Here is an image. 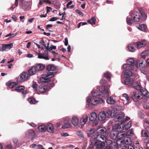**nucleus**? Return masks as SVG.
Listing matches in <instances>:
<instances>
[{"mask_svg":"<svg viewBox=\"0 0 149 149\" xmlns=\"http://www.w3.org/2000/svg\"><path fill=\"white\" fill-rule=\"evenodd\" d=\"M126 22L127 24L129 25H131L134 22L133 17H132L131 16L130 17H127Z\"/></svg>","mask_w":149,"mask_h":149,"instance_id":"34","label":"nucleus"},{"mask_svg":"<svg viewBox=\"0 0 149 149\" xmlns=\"http://www.w3.org/2000/svg\"><path fill=\"white\" fill-rule=\"evenodd\" d=\"M38 129L40 132H44L46 130V126L44 125H42L38 127Z\"/></svg>","mask_w":149,"mask_h":149,"instance_id":"35","label":"nucleus"},{"mask_svg":"<svg viewBox=\"0 0 149 149\" xmlns=\"http://www.w3.org/2000/svg\"><path fill=\"white\" fill-rule=\"evenodd\" d=\"M96 21V19L95 17H93L90 19L88 20L87 21V22L88 23L91 24H95Z\"/></svg>","mask_w":149,"mask_h":149,"instance_id":"37","label":"nucleus"},{"mask_svg":"<svg viewBox=\"0 0 149 149\" xmlns=\"http://www.w3.org/2000/svg\"><path fill=\"white\" fill-rule=\"evenodd\" d=\"M100 83L102 86L101 87H99V91L100 93H104L106 97H108L110 93L109 90L110 86L108 85L107 81L103 79L100 80Z\"/></svg>","mask_w":149,"mask_h":149,"instance_id":"4","label":"nucleus"},{"mask_svg":"<svg viewBox=\"0 0 149 149\" xmlns=\"http://www.w3.org/2000/svg\"><path fill=\"white\" fill-rule=\"evenodd\" d=\"M47 69L48 72L47 74L42 75V78L45 80H49V79L54 77V75L56 72L55 71V67L52 65H49L47 67Z\"/></svg>","mask_w":149,"mask_h":149,"instance_id":"2","label":"nucleus"},{"mask_svg":"<svg viewBox=\"0 0 149 149\" xmlns=\"http://www.w3.org/2000/svg\"><path fill=\"white\" fill-rule=\"evenodd\" d=\"M37 71L41 70L45 68V65L42 64H38L35 67Z\"/></svg>","mask_w":149,"mask_h":149,"instance_id":"27","label":"nucleus"},{"mask_svg":"<svg viewBox=\"0 0 149 149\" xmlns=\"http://www.w3.org/2000/svg\"><path fill=\"white\" fill-rule=\"evenodd\" d=\"M46 127V130H47L49 132H53L54 131V128L53 126L51 123H47Z\"/></svg>","mask_w":149,"mask_h":149,"instance_id":"23","label":"nucleus"},{"mask_svg":"<svg viewBox=\"0 0 149 149\" xmlns=\"http://www.w3.org/2000/svg\"><path fill=\"white\" fill-rule=\"evenodd\" d=\"M104 101L101 98L99 97H95L92 99L91 103L94 105H97V104L104 103Z\"/></svg>","mask_w":149,"mask_h":149,"instance_id":"12","label":"nucleus"},{"mask_svg":"<svg viewBox=\"0 0 149 149\" xmlns=\"http://www.w3.org/2000/svg\"><path fill=\"white\" fill-rule=\"evenodd\" d=\"M38 55V58L40 59H43L45 60H48L49 58L48 57V53L40 54L38 53H36Z\"/></svg>","mask_w":149,"mask_h":149,"instance_id":"19","label":"nucleus"},{"mask_svg":"<svg viewBox=\"0 0 149 149\" xmlns=\"http://www.w3.org/2000/svg\"><path fill=\"white\" fill-rule=\"evenodd\" d=\"M38 85L35 82H33V84L32 87L35 91L36 90L37 88Z\"/></svg>","mask_w":149,"mask_h":149,"instance_id":"50","label":"nucleus"},{"mask_svg":"<svg viewBox=\"0 0 149 149\" xmlns=\"http://www.w3.org/2000/svg\"><path fill=\"white\" fill-rule=\"evenodd\" d=\"M127 64L123 65V73L125 75L131 76L132 74V71L137 68L138 63L131 58L127 60Z\"/></svg>","mask_w":149,"mask_h":149,"instance_id":"1","label":"nucleus"},{"mask_svg":"<svg viewBox=\"0 0 149 149\" xmlns=\"http://www.w3.org/2000/svg\"><path fill=\"white\" fill-rule=\"evenodd\" d=\"M7 85H8L10 88H12L15 86L17 85V83L15 82H11L8 85V84H6Z\"/></svg>","mask_w":149,"mask_h":149,"instance_id":"44","label":"nucleus"},{"mask_svg":"<svg viewBox=\"0 0 149 149\" xmlns=\"http://www.w3.org/2000/svg\"><path fill=\"white\" fill-rule=\"evenodd\" d=\"M30 77L29 73L23 72L20 74V79L24 81L28 79Z\"/></svg>","mask_w":149,"mask_h":149,"instance_id":"17","label":"nucleus"},{"mask_svg":"<svg viewBox=\"0 0 149 149\" xmlns=\"http://www.w3.org/2000/svg\"><path fill=\"white\" fill-rule=\"evenodd\" d=\"M121 81L123 84L127 85L132 84L133 83V80L130 77H127L122 80Z\"/></svg>","mask_w":149,"mask_h":149,"instance_id":"18","label":"nucleus"},{"mask_svg":"<svg viewBox=\"0 0 149 149\" xmlns=\"http://www.w3.org/2000/svg\"><path fill=\"white\" fill-rule=\"evenodd\" d=\"M141 136L143 137H147L148 135L146 131L144 130H142L141 132Z\"/></svg>","mask_w":149,"mask_h":149,"instance_id":"47","label":"nucleus"},{"mask_svg":"<svg viewBox=\"0 0 149 149\" xmlns=\"http://www.w3.org/2000/svg\"><path fill=\"white\" fill-rule=\"evenodd\" d=\"M40 43L44 47H46V45L45 44V42H44L43 38H41V40H40Z\"/></svg>","mask_w":149,"mask_h":149,"instance_id":"54","label":"nucleus"},{"mask_svg":"<svg viewBox=\"0 0 149 149\" xmlns=\"http://www.w3.org/2000/svg\"><path fill=\"white\" fill-rule=\"evenodd\" d=\"M91 96H88L86 98V102L88 104H89L91 103Z\"/></svg>","mask_w":149,"mask_h":149,"instance_id":"55","label":"nucleus"},{"mask_svg":"<svg viewBox=\"0 0 149 149\" xmlns=\"http://www.w3.org/2000/svg\"><path fill=\"white\" fill-rule=\"evenodd\" d=\"M149 55V50L146 51L141 54V56L143 59H145L146 57Z\"/></svg>","mask_w":149,"mask_h":149,"instance_id":"40","label":"nucleus"},{"mask_svg":"<svg viewBox=\"0 0 149 149\" xmlns=\"http://www.w3.org/2000/svg\"><path fill=\"white\" fill-rule=\"evenodd\" d=\"M61 135L63 136L66 137L68 136H69V134L65 132L61 133Z\"/></svg>","mask_w":149,"mask_h":149,"instance_id":"62","label":"nucleus"},{"mask_svg":"<svg viewBox=\"0 0 149 149\" xmlns=\"http://www.w3.org/2000/svg\"><path fill=\"white\" fill-rule=\"evenodd\" d=\"M106 142H103L102 141H98V142L97 141H95L93 143L92 142V143H93L95 145H96L97 147L99 148H101L103 147V146L105 145Z\"/></svg>","mask_w":149,"mask_h":149,"instance_id":"20","label":"nucleus"},{"mask_svg":"<svg viewBox=\"0 0 149 149\" xmlns=\"http://www.w3.org/2000/svg\"><path fill=\"white\" fill-rule=\"evenodd\" d=\"M133 134V131L132 129L130 130L127 132V135L128 136L132 135Z\"/></svg>","mask_w":149,"mask_h":149,"instance_id":"52","label":"nucleus"},{"mask_svg":"<svg viewBox=\"0 0 149 149\" xmlns=\"http://www.w3.org/2000/svg\"><path fill=\"white\" fill-rule=\"evenodd\" d=\"M76 134L78 136H82L83 135V132L80 131H77L76 132Z\"/></svg>","mask_w":149,"mask_h":149,"instance_id":"57","label":"nucleus"},{"mask_svg":"<svg viewBox=\"0 0 149 149\" xmlns=\"http://www.w3.org/2000/svg\"><path fill=\"white\" fill-rule=\"evenodd\" d=\"M136 85L135 86H132L134 87V88L135 89L139 90H141V87L138 84H136Z\"/></svg>","mask_w":149,"mask_h":149,"instance_id":"51","label":"nucleus"},{"mask_svg":"<svg viewBox=\"0 0 149 149\" xmlns=\"http://www.w3.org/2000/svg\"><path fill=\"white\" fill-rule=\"evenodd\" d=\"M97 118V114L95 112L91 113L89 117V119L90 120L94 121L93 124L94 126H96L98 123V121L97 120H96Z\"/></svg>","mask_w":149,"mask_h":149,"instance_id":"11","label":"nucleus"},{"mask_svg":"<svg viewBox=\"0 0 149 149\" xmlns=\"http://www.w3.org/2000/svg\"><path fill=\"white\" fill-rule=\"evenodd\" d=\"M88 119L87 116H85L83 117L80 120V122L81 125H85L87 122Z\"/></svg>","mask_w":149,"mask_h":149,"instance_id":"30","label":"nucleus"},{"mask_svg":"<svg viewBox=\"0 0 149 149\" xmlns=\"http://www.w3.org/2000/svg\"><path fill=\"white\" fill-rule=\"evenodd\" d=\"M111 74L108 72H106L104 74V76L107 79H110L112 77Z\"/></svg>","mask_w":149,"mask_h":149,"instance_id":"45","label":"nucleus"},{"mask_svg":"<svg viewBox=\"0 0 149 149\" xmlns=\"http://www.w3.org/2000/svg\"><path fill=\"white\" fill-rule=\"evenodd\" d=\"M125 133L123 132H118L117 135V138L120 139L121 140L123 139L124 138L125 136Z\"/></svg>","mask_w":149,"mask_h":149,"instance_id":"31","label":"nucleus"},{"mask_svg":"<svg viewBox=\"0 0 149 149\" xmlns=\"http://www.w3.org/2000/svg\"><path fill=\"white\" fill-rule=\"evenodd\" d=\"M113 111L114 109L111 108L107 110L106 112L104 111L100 112L98 115L99 120L104 121L106 118L113 116L115 114V113L113 112Z\"/></svg>","mask_w":149,"mask_h":149,"instance_id":"3","label":"nucleus"},{"mask_svg":"<svg viewBox=\"0 0 149 149\" xmlns=\"http://www.w3.org/2000/svg\"><path fill=\"white\" fill-rule=\"evenodd\" d=\"M141 15L143 18H146L147 17V15L146 14L143 12H140Z\"/></svg>","mask_w":149,"mask_h":149,"instance_id":"63","label":"nucleus"},{"mask_svg":"<svg viewBox=\"0 0 149 149\" xmlns=\"http://www.w3.org/2000/svg\"><path fill=\"white\" fill-rule=\"evenodd\" d=\"M58 19H59V18L53 17L50 19L49 21L52 22L54 21L57 20Z\"/></svg>","mask_w":149,"mask_h":149,"instance_id":"60","label":"nucleus"},{"mask_svg":"<svg viewBox=\"0 0 149 149\" xmlns=\"http://www.w3.org/2000/svg\"><path fill=\"white\" fill-rule=\"evenodd\" d=\"M38 90L39 92L41 93H44L47 90H49L47 86L42 85H40L39 86Z\"/></svg>","mask_w":149,"mask_h":149,"instance_id":"24","label":"nucleus"},{"mask_svg":"<svg viewBox=\"0 0 149 149\" xmlns=\"http://www.w3.org/2000/svg\"><path fill=\"white\" fill-rule=\"evenodd\" d=\"M13 44L10 43L8 44H2V46L0 47V51H5L7 49H10L12 47Z\"/></svg>","mask_w":149,"mask_h":149,"instance_id":"16","label":"nucleus"},{"mask_svg":"<svg viewBox=\"0 0 149 149\" xmlns=\"http://www.w3.org/2000/svg\"><path fill=\"white\" fill-rule=\"evenodd\" d=\"M71 123L74 126H77L79 124V120L75 116L73 117L72 118Z\"/></svg>","mask_w":149,"mask_h":149,"instance_id":"26","label":"nucleus"},{"mask_svg":"<svg viewBox=\"0 0 149 149\" xmlns=\"http://www.w3.org/2000/svg\"><path fill=\"white\" fill-rule=\"evenodd\" d=\"M106 131V129L103 127L98 128L96 130L97 134H104Z\"/></svg>","mask_w":149,"mask_h":149,"instance_id":"32","label":"nucleus"},{"mask_svg":"<svg viewBox=\"0 0 149 149\" xmlns=\"http://www.w3.org/2000/svg\"><path fill=\"white\" fill-rule=\"evenodd\" d=\"M139 66L141 68H143L145 66V63L143 61H140L139 62Z\"/></svg>","mask_w":149,"mask_h":149,"instance_id":"43","label":"nucleus"},{"mask_svg":"<svg viewBox=\"0 0 149 149\" xmlns=\"http://www.w3.org/2000/svg\"><path fill=\"white\" fill-rule=\"evenodd\" d=\"M127 48L130 52H134L135 51V49L132 44H130L128 45Z\"/></svg>","mask_w":149,"mask_h":149,"instance_id":"42","label":"nucleus"},{"mask_svg":"<svg viewBox=\"0 0 149 149\" xmlns=\"http://www.w3.org/2000/svg\"><path fill=\"white\" fill-rule=\"evenodd\" d=\"M49 42L47 43V46L46 45V47H45V48L46 49V50L44 52L45 53H47V54L48 53V50L49 49Z\"/></svg>","mask_w":149,"mask_h":149,"instance_id":"53","label":"nucleus"},{"mask_svg":"<svg viewBox=\"0 0 149 149\" xmlns=\"http://www.w3.org/2000/svg\"><path fill=\"white\" fill-rule=\"evenodd\" d=\"M56 48V46H54L52 45H51L49 47V49L48 50V51L51 52V51L53 49H55Z\"/></svg>","mask_w":149,"mask_h":149,"instance_id":"49","label":"nucleus"},{"mask_svg":"<svg viewBox=\"0 0 149 149\" xmlns=\"http://www.w3.org/2000/svg\"><path fill=\"white\" fill-rule=\"evenodd\" d=\"M101 93V94H100V93H98L96 92L93 91H92L91 93L92 96L93 97H96L97 96H102V97H106L105 96V95L104 94V93Z\"/></svg>","mask_w":149,"mask_h":149,"instance_id":"36","label":"nucleus"},{"mask_svg":"<svg viewBox=\"0 0 149 149\" xmlns=\"http://www.w3.org/2000/svg\"><path fill=\"white\" fill-rule=\"evenodd\" d=\"M97 132L93 128H91L88 130L87 131V136L88 137L91 138L90 140L92 141L91 139L94 140L95 141V140L97 139Z\"/></svg>","mask_w":149,"mask_h":149,"instance_id":"7","label":"nucleus"},{"mask_svg":"<svg viewBox=\"0 0 149 149\" xmlns=\"http://www.w3.org/2000/svg\"><path fill=\"white\" fill-rule=\"evenodd\" d=\"M142 95L146 97H149V92H148V91L145 89H142L140 91Z\"/></svg>","mask_w":149,"mask_h":149,"instance_id":"25","label":"nucleus"},{"mask_svg":"<svg viewBox=\"0 0 149 149\" xmlns=\"http://www.w3.org/2000/svg\"><path fill=\"white\" fill-rule=\"evenodd\" d=\"M75 12L78 14L79 15H81L82 16H83L84 15L83 13L81 11H80L79 10H75Z\"/></svg>","mask_w":149,"mask_h":149,"instance_id":"59","label":"nucleus"},{"mask_svg":"<svg viewBox=\"0 0 149 149\" xmlns=\"http://www.w3.org/2000/svg\"><path fill=\"white\" fill-rule=\"evenodd\" d=\"M131 144L130 145L127 146V148L126 149H134V148L133 146H131Z\"/></svg>","mask_w":149,"mask_h":149,"instance_id":"64","label":"nucleus"},{"mask_svg":"<svg viewBox=\"0 0 149 149\" xmlns=\"http://www.w3.org/2000/svg\"><path fill=\"white\" fill-rule=\"evenodd\" d=\"M123 129V125L119 124H116L112 127V131L110 134V136L113 139L117 138L118 132H120Z\"/></svg>","mask_w":149,"mask_h":149,"instance_id":"5","label":"nucleus"},{"mask_svg":"<svg viewBox=\"0 0 149 149\" xmlns=\"http://www.w3.org/2000/svg\"><path fill=\"white\" fill-rule=\"evenodd\" d=\"M44 2H45L44 0H40L39 1L38 5V8H40L39 5H41Z\"/></svg>","mask_w":149,"mask_h":149,"instance_id":"61","label":"nucleus"},{"mask_svg":"<svg viewBox=\"0 0 149 149\" xmlns=\"http://www.w3.org/2000/svg\"><path fill=\"white\" fill-rule=\"evenodd\" d=\"M120 143H123L124 144V146H127L130 145L132 144V141L131 139L129 137L126 136L123 139L121 140Z\"/></svg>","mask_w":149,"mask_h":149,"instance_id":"13","label":"nucleus"},{"mask_svg":"<svg viewBox=\"0 0 149 149\" xmlns=\"http://www.w3.org/2000/svg\"><path fill=\"white\" fill-rule=\"evenodd\" d=\"M28 101L31 104H34L36 103L35 99L33 98H29Z\"/></svg>","mask_w":149,"mask_h":149,"instance_id":"46","label":"nucleus"},{"mask_svg":"<svg viewBox=\"0 0 149 149\" xmlns=\"http://www.w3.org/2000/svg\"><path fill=\"white\" fill-rule=\"evenodd\" d=\"M131 97L134 101H136L138 100L141 99L143 97V95L138 91L133 92Z\"/></svg>","mask_w":149,"mask_h":149,"instance_id":"10","label":"nucleus"},{"mask_svg":"<svg viewBox=\"0 0 149 149\" xmlns=\"http://www.w3.org/2000/svg\"><path fill=\"white\" fill-rule=\"evenodd\" d=\"M146 43L144 41L138 42L136 43L137 48L140 49L144 47Z\"/></svg>","mask_w":149,"mask_h":149,"instance_id":"33","label":"nucleus"},{"mask_svg":"<svg viewBox=\"0 0 149 149\" xmlns=\"http://www.w3.org/2000/svg\"><path fill=\"white\" fill-rule=\"evenodd\" d=\"M138 115L139 117L141 118H143L144 117V115L141 112H139Z\"/></svg>","mask_w":149,"mask_h":149,"instance_id":"58","label":"nucleus"},{"mask_svg":"<svg viewBox=\"0 0 149 149\" xmlns=\"http://www.w3.org/2000/svg\"><path fill=\"white\" fill-rule=\"evenodd\" d=\"M107 102L109 104H113L116 103V100L115 98L111 96L107 98Z\"/></svg>","mask_w":149,"mask_h":149,"instance_id":"22","label":"nucleus"},{"mask_svg":"<svg viewBox=\"0 0 149 149\" xmlns=\"http://www.w3.org/2000/svg\"><path fill=\"white\" fill-rule=\"evenodd\" d=\"M4 149H12V146L11 145H7L5 146Z\"/></svg>","mask_w":149,"mask_h":149,"instance_id":"56","label":"nucleus"},{"mask_svg":"<svg viewBox=\"0 0 149 149\" xmlns=\"http://www.w3.org/2000/svg\"><path fill=\"white\" fill-rule=\"evenodd\" d=\"M125 114L124 113L121 112L116 116L117 118L119 121V122H121V124L125 122L127 120H128L130 119V118L127 116H126L125 119H123Z\"/></svg>","mask_w":149,"mask_h":149,"instance_id":"9","label":"nucleus"},{"mask_svg":"<svg viewBox=\"0 0 149 149\" xmlns=\"http://www.w3.org/2000/svg\"><path fill=\"white\" fill-rule=\"evenodd\" d=\"M64 124L62 126V128L65 129L70 127L71 125L70 121L69 118H65L63 121Z\"/></svg>","mask_w":149,"mask_h":149,"instance_id":"14","label":"nucleus"},{"mask_svg":"<svg viewBox=\"0 0 149 149\" xmlns=\"http://www.w3.org/2000/svg\"><path fill=\"white\" fill-rule=\"evenodd\" d=\"M122 97L126 99L127 104H128L130 102V98L128 95L126 93H124Z\"/></svg>","mask_w":149,"mask_h":149,"instance_id":"41","label":"nucleus"},{"mask_svg":"<svg viewBox=\"0 0 149 149\" xmlns=\"http://www.w3.org/2000/svg\"><path fill=\"white\" fill-rule=\"evenodd\" d=\"M17 33H9V34L7 35L6 36V37H8V36H10V38H12L15 36L16 35Z\"/></svg>","mask_w":149,"mask_h":149,"instance_id":"48","label":"nucleus"},{"mask_svg":"<svg viewBox=\"0 0 149 149\" xmlns=\"http://www.w3.org/2000/svg\"><path fill=\"white\" fill-rule=\"evenodd\" d=\"M120 124L123 125V129L125 128L126 130H128L131 126V122L130 121L128 122L125 126L122 124Z\"/></svg>","mask_w":149,"mask_h":149,"instance_id":"39","label":"nucleus"},{"mask_svg":"<svg viewBox=\"0 0 149 149\" xmlns=\"http://www.w3.org/2000/svg\"><path fill=\"white\" fill-rule=\"evenodd\" d=\"M137 28L143 31H146L147 29V27L146 25L144 24H141L137 26Z\"/></svg>","mask_w":149,"mask_h":149,"instance_id":"28","label":"nucleus"},{"mask_svg":"<svg viewBox=\"0 0 149 149\" xmlns=\"http://www.w3.org/2000/svg\"><path fill=\"white\" fill-rule=\"evenodd\" d=\"M24 89V86H17L16 87V88L15 89V90L16 91L21 92L23 91Z\"/></svg>","mask_w":149,"mask_h":149,"instance_id":"38","label":"nucleus"},{"mask_svg":"<svg viewBox=\"0 0 149 149\" xmlns=\"http://www.w3.org/2000/svg\"><path fill=\"white\" fill-rule=\"evenodd\" d=\"M35 133L32 130H29L26 134V136L29 138H31L33 139L35 136Z\"/></svg>","mask_w":149,"mask_h":149,"instance_id":"21","label":"nucleus"},{"mask_svg":"<svg viewBox=\"0 0 149 149\" xmlns=\"http://www.w3.org/2000/svg\"><path fill=\"white\" fill-rule=\"evenodd\" d=\"M97 140L98 141H102L106 142L107 145H110L111 147L113 144H116V143L114 142H112V141L110 140H107L106 136L103 134H98Z\"/></svg>","mask_w":149,"mask_h":149,"instance_id":"6","label":"nucleus"},{"mask_svg":"<svg viewBox=\"0 0 149 149\" xmlns=\"http://www.w3.org/2000/svg\"><path fill=\"white\" fill-rule=\"evenodd\" d=\"M37 71L35 67H32L28 71V73L30 76L34 75L37 72Z\"/></svg>","mask_w":149,"mask_h":149,"instance_id":"29","label":"nucleus"},{"mask_svg":"<svg viewBox=\"0 0 149 149\" xmlns=\"http://www.w3.org/2000/svg\"><path fill=\"white\" fill-rule=\"evenodd\" d=\"M30 4L29 2L25 1L23 0H21L19 5L22 9H26L29 8Z\"/></svg>","mask_w":149,"mask_h":149,"instance_id":"15","label":"nucleus"},{"mask_svg":"<svg viewBox=\"0 0 149 149\" xmlns=\"http://www.w3.org/2000/svg\"><path fill=\"white\" fill-rule=\"evenodd\" d=\"M131 16L133 17L134 22H138L140 19V16L139 13L136 11H131L130 13Z\"/></svg>","mask_w":149,"mask_h":149,"instance_id":"8","label":"nucleus"}]
</instances>
